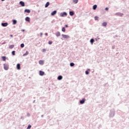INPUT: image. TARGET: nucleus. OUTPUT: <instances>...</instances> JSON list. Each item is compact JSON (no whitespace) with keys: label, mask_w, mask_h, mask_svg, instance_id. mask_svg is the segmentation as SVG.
Here are the masks:
<instances>
[{"label":"nucleus","mask_w":129,"mask_h":129,"mask_svg":"<svg viewBox=\"0 0 129 129\" xmlns=\"http://www.w3.org/2000/svg\"><path fill=\"white\" fill-rule=\"evenodd\" d=\"M115 16H118V17H122V16H123V14L120 12H118L115 13Z\"/></svg>","instance_id":"nucleus-1"},{"label":"nucleus","mask_w":129,"mask_h":129,"mask_svg":"<svg viewBox=\"0 0 129 129\" xmlns=\"http://www.w3.org/2000/svg\"><path fill=\"white\" fill-rule=\"evenodd\" d=\"M4 68L5 69V70H9V66L7 64H4Z\"/></svg>","instance_id":"nucleus-2"},{"label":"nucleus","mask_w":129,"mask_h":129,"mask_svg":"<svg viewBox=\"0 0 129 129\" xmlns=\"http://www.w3.org/2000/svg\"><path fill=\"white\" fill-rule=\"evenodd\" d=\"M66 16H67V13H66V12L60 13V17H66Z\"/></svg>","instance_id":"nucleus-3"},{"label":"nucleus","mask_w":129,"mask_h":129,"mask_svg":"<svg viewBox=\"0 0 129 129\" xmlns=\"http://www.w3.org/2000/svg\"><path fill=\"white\" fill-rule=\"evenodd\" d=\"M62 37L64 39H68L69 38V36L65 34H62Z\"/></svg>","instance_id":"nucleus-4"},{"label":"nucleus","mask_w":129,"mask_h":129,"mask_svg":"<svg viewBox=\"0 0 129 129\" xmlns=\"http://www.w3.org/2000/svg\"><path fill=\"white\" fill-rule=\"evenodd\" d=\"M8 25H9V24L8 23H2V26L3 27H7Z\"/></svg>","instance_id":"nucleus-5"},{"label":"nucleus","mask_w":129,"mask_h":129,"mask_svg":"<svg viewBox=\"0 0 129 129\" xmlns=\"http://www.w3.org/2000/svg\"><path fill=\"white\" fill-rule=\"evenodd\" d=\"M20 5H21V7H25V3L23 1L20 2Z\"/></svg>","instance_id":"nucleus-6"},{"label":"nucleus","mask_w":129,"mask_h":129,"mask_svg":"<svg viewBox=\"0 0 129 129\" xmlns=\"http://www.w3.org/2000/svg\"><path fill=\"white\" fill-rule=\"evenodd\" d=\"M17 69L18 70H20L21 69V64L20 63H18L17 64Z\"/></svg>","instance_id":"nucleus-7"},{"label":"nucleus","mask_w":129,"mask_h":129,"mask_svg":"<svg viewBox=\"0 0 129 129\" xmlns=\"http://www.w3.org/2000/svg\"><path fill=\"white\" fill-rule=\"evenodd\" d=\"M56 14H57V11H54L51 13V16H55V15H56Z\"/></svg>","instance_id":"nucleus-8"},{"label":"nucleus","mask_w":129,"mask_h":129,"mask_svg":"<svg viewBox=\"0 0 129 129\" xmlns=\"http://www.w3.org/2000/svg\"><path fill=\"white\" fill-rule=\"evenodd\" d=\"M44 74L45 73L44 72L41 71L39 72V75H40V76H43Z\"/></svg>","instance_id":"nucleus-9"},{"label":"nucleus","mask_w":129,"mask_h":129,"mask_svg":"<svg viewBox=\"0 0 129 129\" xmlns=\"http://www.w3.org/2000/svg\"><path fill=\"white\" fill-rule=\"evenodd\" d=\"M24 12L25 13H27L28 14H30L31 13V11L29 9H26Z\"/></svg>","instance_id":"nucleus-10"},{"label":"nucleus","mask_w":129,"mask_h":129,"mask_svg":"<svg viewBox=\"0 0 129 129\" xmlns=\"http://www.w3.org/2000/svg\"><path fill=\"white\" fill-rule=\"evenodd\" d=\"M84 102H85V99H83L82 100H81L80 101V103H81V104H83Z\"/></svg>","instance_id":"nucleus-11"},{"label":"nucleus","mask_w":129,"mask_h":129,"mask_svg":"<svg viewBox=\"0 0 129 129\" xmlns=\"http://www.w3.org/2000/svg\"><path fill=\"white\" fill-rule=\"evenodd\" d=\"M55 35L56 37H60V36H61V34L59 32H56Z\"/></svg>","instance_id":"nucleus-12"},{"label":"nucleus","mask_w":129,"mask_h":129,"mask_svg":"<svg viewBox=\"0 0 129 129\" xmlns=\"http://www.w3.org/2000/svg\"><path fill=\"white\" fill-rule=\"evenodd\" d=\"M96 9H97V5H95L93 6V10H96Z\"/></svg>","instance_id":"nucleus-13"},{"label":"nucleus","mask_w":129,"mask_h":129,"mask_svg":"<svg viewBox=\"0 0 129 129\" xmlns=\"http://www.w3.org/2000/svg\"><path fill=\"white\" fill-rule=\"evenodd\" d=\"M39 63L40 64V65H43L44 64V61L43 60H39Z\"/></svg>","instance_id":"nucleus-14"},{"label":"nucleus","mask_w":129,"mask_h":129,"mask_svg":"<svg viewBox=\"0 0 129 129\" xmlns=\"http://www.w3.org/2000/svg\"><path fill=\"white\" fill-rule=\"evenodd\" d=\"M62 78H63V77H62L61 76H59L57 77V80H61V79H62Z\"/></svg>","instance_id":"nucleus-15"},{"label":"nucleus","mask_w":129,"mask_h":129,"mask_svg":"<svg viewBox=\"0 0 129 129\" xmlns=\"http://www.w3.org/2000/svg\"><path fill=\"white\" fill-rule=\"evenodd\" d=\"M50 5V3L47 2L45 6V8H48V7H49V6Z\"/></svg>","instance_id":"nucleus-16"},{"label":"nucleus","mask_w":129,"mask_h":129,"mask_svg":"<svg viewBox=\"0 0 129 129\" xmlns=\"http://www.w3.org/2000/svg\"><path fill=\"white\" fill-rule=\"evenodd\" d=\"M107 25V23L106 22H103L102 23V26L103 27H106Z\"/></svg>","instance_id":"nucleus-17"},{"label":"nucleus","mask_w":129,"mask_h":129,"mask_svg":"<svg viewBox=\"0 0 129 129\" xmlns=\"http://www.w3.org/2000/svg\"><path fill=\"white\" fill-rule=\"evenodd\" d=\"M70 16H74V12L73 11L70 12Z\"/></svg>","instance_id":"nucleus-18"},{"label":"nucleus","mask_w":129,"mask_h":129,"mask_svg":"<svg viewBox=\"0 0 129 129\" xmlns=\"http://www.w3.org/2000/svg\"><path fill=\"white\" fill-rule=\"evenodd\" d=\"M14 47H15L14 45H11L9 46V49H13L14 48Z\"/></svg>","instance_id":"nucleus-19"},{"label":"nucleus","mask_w":129,"mask_h":129,"mask_svg":"<svg viewBox=\"0 0 129 129\" xmlns=\"http://www.w3.org/2000/svg\"><path fill=\"white\" fill-rule=\"evenodd\" d=\"M25 20L26 21V22H30V18L29 17H26L25 19Z\"/></svg>","instance_id":"nucleus-20"},{"label":"nucleus","mask_w":129,"mask_h":129,"mask_svg":"<svg viewBox=\"0 0 129 129\" xmlns=\"http://www.w3.org/2000/svg\"><path fill=\"white\" fill-rule=\"evenodd\" d=\"M13 25H16V24H17V20H13Z\"/></svg>","instance_id":"nucleus-21"},{"label":"nucleus","mask_w":129,"mask_h":129,"mask_svg":"<svg viewBox=\"0 0 129 129\" xmlns=\"http://www.w3.org/2000/svg\"><path fill=\"white\" fill-rule=\"evenodd\" d=\"M61 31H62V32H65L66 31V29H65V27H62V29H61Z\"/></svg>","instance_id":"nucleus-22"},{"label":"nucleus","mask_w":129,"mask_h":129,"mask_svg":"<svg viewBox=\"0 0 129 129\" xmlns=\"http://www.w3.org/2000/svg\"><path fill=\"white\" fill-rule=\"evenodd\" d=\"M90 42L91 43V44H92H92H93V43H94V39H91L90 40Z\"/></svg>","instance_id":"nucleus-23"},{"label":"nucleus","mask_w":129,"mask_h":129,"mask_svg":"<svg viewBox=\"0 0 129 129\" xmlns=\"http://www.w3.org/2000/svg\"><path fill=\"white\" fill-rule=\"evenodd\" d=\"M32 127V125L31 124L28 125V126L27 127V129H31Z\"/></svg>","instance_id":"nucleus-24"},{"label":"nucleus","mask_w":129,"mask_h":129,"mask_svg":"<svg viewBox=\"0 0 129 129\" xmlns=\"http://www.w3.org/2000/svg\"><path fill=\"white\" fill-rule=\"evenodd\" d=\"M73 3L75 4H77V3H78V0H73Z\"/></svg>","instance_id":"nucleus-25"},{"label":"nucleus","mask_w":129,"mask_h":129,"mask_svg":"<svg viewBox=\"0 0 129 129\" xmlns=\"http://www.w3.org/2000/svg\"><path fill=\"white\" fill-rule=\"evenodd\" d=\"M29 52L28 51H26V52L23 54V56H27V55H28Z\"/></svg>","instance_id":"nucleus-26"},{"label":"nucleus","mask_w":129,"mask_h":129,"mask_svg":"<svg viewBox=\"0 0 129 129\" xmlns=\"http://www.w3.org/2000/svg\"><path fill=\"white\" fill-rule=\"evenodd\" d=\"M75 64L73 62H72L70 63V66H71V67H73V66H74Z\"/></svg>","instance_id":"nucleus-27"},{"label":"nucleus","mask_w":129,"mask_h":129,"mask_svg":"<svg viewBox=\"0 0 129 129\" xmlns=\"http://www.w3.org/2000/svg\"><path fill=\"white\" fill-rule=\"evenodd\" d=\"M21 48H24V47H25V44H24V43H22L21 44Z\"/></svg>","instance_id":"nucleus-28"},{"label":"nucleus","mask_w":129,"mask_h":129,"mask_svg":"<svg viewBox=\"0 0 129 129\" xmlns=\"http://www.w3.org/2000/svg\"><path fill=\"white\" fill-rule=\"evenodd\" d=\"M2 59L3 60V61H6V56H2Z\"/></svg>","instance_id":"nucleus-29"},{"label":"nucleus","mask_w":129,"mask_h":129,"mask_svg":"<svg viewBox=\"0 0 129 129\" xmlns=\"http://www.w3.org/2000/svg\"><path fill=\"white\" fill-rule=\"evenodd\" d=\"M12 55L14 56V55H16V51H12Z\"/></svg>","instance_id":"nucleus-30"},{"label":"nucleus","mask_w":129,"mask_h":129,"mask_svg":"<svg viewBox=\"0 0 129 129\" xmlns=\"http://www.w3.org/2000/svg\"><path fill=\"white\" fill-rule=\"evenodd\" d=\"M95 21H97V20H98V17L95 16Z\"/></svg>","instance_id":"nucleus-31"},{"label":"nucleus","mask_w":129,"mask_h":129,"mask_svg":"<svg viewBox=\"0 0 129 129\" xmlns=\"http://www.w3.org/2000/svg\"><path fill=\"white\" fill-rule=\"evenodd\" d=\"M85 73H86V75H88V74H89V72H88V71H87L85 72Z\"/></svg>","instance_id":"nucleus-32"},{"label":"nucleus","mask_w":129,"mask_h":129,"mask_svg":"<svg viewBox=\"0 0 129 129\" xmlns=\"http://www.w3.org/2000/svg\"><path fill=\"white\" fill-rule=\"evenodd\" d=\"M53 43V42H52V41H49L48 42V44H49V45H51V44Z\"/></svg>","instance_id":"nucleus-33"},{"label":"nucleus","mask_w":129,"mask_h":129,"mask_svg":"<svg viewBox=\"0 0 129 129\" xmlns=\"http://www.w3.org/2000/svg\"><path fill=\"white\" fill-rule=\"evenodd\" d=\"M106 11H108V8H106L105 9Z\"/></svg>","instance_id":"nucleus-34"},{"label":"nucleus","mask_w":129,"mask_h":129,"mask_svg":"<svg viewBox=\"0 0 129 129\" xmlns=\"http://www.w3.org/2000/svg\"><path fill=\"white\" fill-rule=\"evenodd\" d=\"M65 27H66V28H68V25H65Z\"/></svg>","instance_id":"nucleus-35"},{"label":"nucleus","mask_w":129,"mask_h":129,"mask_svg":"<svg viewBox=\"0 0 129 129\" xmlns=\"http://www.w3.org/2000/svg\"><path fill=\"white\" fill-rule=\"evenodd\" d=\"M45 35L46 36H48V33H46L45 34Z\"/></svg>","instance_id":"nucleus-36"},{"label":"nucleus","mask_w":129,"mask_h":129,"mask_svg":"<svg viewBox=\"0 0 129 129\" xmlns=\"http://www.w3.org/2000/svg\"><path fill=\"white\" fill-rule=\"evenodd\" d=\"M22 32H25V30H24V29H22Z\"/></svg>","instance_id":"nucleus-37"},{"label":"nucleus","mask_w":129,"mask_h":129,"mask_svg":"<svg viewBox=\"0 0 129 129\" xmlns=\"http://www.w3.org/2000/svg\"><path fill=\"white\" fill-rule=\"evenodd\" d=\"M42 35H43V33H40V36H42Z\"/></svg>","instance_id":"nucleus-38"},{"label":"nucleus","mask_w":129,"mask_h":129,"mask_svg":"<svg viewBox=\"0 0 129 129\" xmlns=\"http://www.w3.org/2000/svg\"><path fill=\"white\" fill-rule=\"evenodd\" d=\"M46 51V49H43V52H45Z\"/></svg>","instance_id":"nucleus-39"},{"label":"nucleus","mask_w":129,"mask_h":129,"mask_svg":"<svg viewBox=\"0 0 129 129\" xmlns=\"http://www.w3.org/2000/svg\"><path fill=\"white\" fill-rule=\"evenodd\" d=\"M43 115H41V117H43Z\"/></svg>","instance_id":"nucleus-40"},{"label":"nucleus","mask_w":129,"mask_h":129,"mask_svg":"<svg viewBox=\"0 0 129 129\" xmlns=\"http://www.w3.org/2000/svg\"><path fill=\"white\" fill-rule=\"evenodd\" d=\"M11 37H13V35H11Z\"/></svg>","instance_id":"nucleus-41"},{"label":"nucleus","mask_w":129,"mask_h":129,"mask_svg":"<svg viewBox=\"0 0 129 129\" xmlns=\"http://www.w3.org/2000/svg\"><path fill=\"white\" fill-rule=\"evenodd\" d=\"M2 2H4V1H5V0H1Z\"/></svg>","instance_id":"nucleus-42"}]
</instances>
